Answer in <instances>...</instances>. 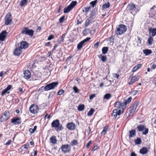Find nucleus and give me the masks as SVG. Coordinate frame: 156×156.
I'll return each mask as SVG.
<instances>
[{
	"mask_svg": "<svg viewBox=\"0 0 156 156\" xmlns=\"http://www.w3.org/2000/svg\"><path fill=\"white\" fill-rule=\"evenodd\" d=\"M114 107L116 108L113 111L112 116L115 119L118 115L119 116L123 113L126 106L122 102L119 101L115 103Z\"/></svg>",
	"mask_w": 156,
	"mask_h": 156,
	"instance_id": "f257e3e1",
	"label": "nucleus"
},
{
	"mask_svg": "<svg viewBox=\"0 0 156 156\" xmlns=\"http://www.w3.org/2000/svg\"><path fill=\"white\" fill-rule=\"evenodd\" d=\"M127 29L126 27L123 24H120L116 26L115 33L117 35H120L124 34Z\"/></svg>",
	"mask_w": 156,
	"mask_h": 156,
	"instance_id": "f03ea898",
	"label": "nucleus"
},
{
	"mask_svg": "<svg viewBox=\"0 0 156 156\" xmlns=\"http://www.w3.org/2000/svg\"><path fill=\"white\" fill-rule=\"evenodd\" d=\"M58 84V83L57 82H53L45 86H42L39 89V90L40 89H43V90L45 91H48L51 90L57 87Z\"/></svg>",
	"mask_w": 156,
	"mask_h": 156,
	"instance_id": "7ed1b4c3",
	"label": "nucleus"
},
{
	"mask_svg": "<svg viewBox=\"0 0 156 156\" xmlns=\"http://www.w3.org/2000/svg\"><path fill=\"white\" fill-rule=\"evenodd\" d=\"M51 127L55 128L56 130L58 132L63 129V127L62 125L60 123L58 119H56L53 121L51 123Z\"/></svg>",
	"mask_w": 156,
	"mask_h": 156,
	"instance_id": "20e7f679",
	"label": "nucleus"
},
{
	"mask_svg": "<svg viewBox=\"0 0 156 156\" xmlns=\"http://www.w3.org/2000/svg\"><path fill=\"white\" fill-rule=\"evenodd\" d=\"M34 32L33 30L29 29L28 27H24L22 28L21 33L32 37L34 35Z\"/></svg>",
	"mask_w": 156,
	"mask_h": 156,
	"instance_id": "39448f33",
	"label": "nucleus"
},
{
	"mask_svg": "<svg viewBox=\"0 0 156 156\" xmlns=\"http://www.w3.org/2000/svg\"><path fill=\"white\" fill-rule=\"evenodd\" d=\"M71 146L68 144L62 145L60 147L62 152L64 154L69 153L71 151Z\"/></svg>",
	"mask_w": 156,
	"mask_h": 156,
	"instance_id": "423d86ee",
	"label": "nucleus"
},
{
	"mask_svg": "<svg viewBox=\"0 0 156 156\" xmlns=\"http://www.w3.org/2000/svg\"><path fill=\"white\" fill-rule=\"evenodd\" d=\"M10 117V113L9 111L7 110L2 114L0 118L1 122H3L7 120Z\"/></svg>",
	"mask_w": 156,
	"mask_h": 156,
	"instance_id": "0eeeda50",
	"label": "nucleus"
},
{
	"mask_svg": "<svg viewBox=\"0 0 156 156\" xmlns=\"http://www.w3.org/2000/svg\"><path fill=\"white\" fill-rule=\"evenodd\" d=\"M146 126L143 125H138L136 128L138 129L137 131L139 132H142V134L143 135H146L148 132L149 129L148 128H146Z\"/></svg>",
	"mask_w": 156,
	"mask_h": 156,
	"instance_id": "6e6552de",
	"label": "nucleus"
},
{
	"mask_svg": "<svg viewBox=\"0 0 156 156\" xmlns=\"http://www.w3.org/2000/svg\"><path fill=\"white\" fill-rule=\"evenodd\" d=\"M39 109L38 106L34 104H32L29 108L30 111L33 114H37L38 112Z\"/></svg>",
	"mask_w": 156,
	"mask_h": 156,
	"instance_id": "1a4fd4ad",
	"label": "nucleus"
},
{
	"mask_svg": "<svg viewBox=\"0 0 156 156\" xmlns=\"http://www.w3.org/2000/svg\"><path fill=\"white\" fill-rule=\"evenodd\" d=\"M5 24L6 25L10 24L12 21V15L10 12H8L5 18Z\"/></svg>",
	"mask_w": 156,
	"mask_h": 156,
	"instance_id": "9d476101",
	"label": "nucleus"
},
{
	"mask_svg": "<svg viewBox=\"0 0 156 156\" xmlns=\"http://www.w3.org/2000/svg\"><path fill=\"white\" fill-rule=\"evenodd\" d=\"M11 122L14 125H18L22 122V120L20 117L16 116L11 119Z\"/></svg>",
	"mask_w": 156,
	"mask_h": 156,
	"instance_id": "9b49d317",
	"label": "nucleus"
},
{
	"mask_svg": "<svg viewBox=\"0 0 156 156\" xmlns=\"http://www.w3.org/2000/svg\"><path fill=\"white\" fill-rule=\"evenodd\" d=\"M17 46L21 49H26L29 47V45L27 42L26 41H22L17 44Z\"/></svg>",
	"mask_w": 156,
	"mask_h": 156,
	"instance_id": "f8f14e48",
	"label": "nucleus"
},
{
	"mask_svg": "<svg viewBox=\"0 0 156 156\" xmlns=\"http://www.w3.org/2000/svg\"><path fill=\"white\" fill-rule=\"evenodd\" d=\"M136 7L135 4L133 3H131L128 5L126 8L127 11H129L131 13L135 11Z\"/></svg>",
	"mask_w": 156,
	"mask_h": 156,
	"instance_id": "ddd939ff",
	"label": "nucleus"
},
{
	"mask_svg": "<svg viewBox=\"0 0 156 156\" xmlns=\"http://www.w3.org/2000/svg\"><path fill=\"white\" fill-rule=\"evenodd\" d=\"M90 39V37H87L85 39L80 41L77 45V48L79 50H80L82 48L85 43L89 41Z\"/></svg>",
	"mask_w": 156,
	"mask_h": 156,
	"instance_id": "4468645a",
	"label": "nucleus"
},
{
	"mask_svg": "<svg viewBox=\"0 0 156 156\" xmlns=\"http://www.w3.org/2000/svg\"><path fill=\"white\" fill-rule=\"evenodd\" d=\"M140 78L139 75L132 76L130 79V81L128 83L129 85H131L135 82L137 81Z\"/></svg>",
	"mask_w": 156,
	"mask_h": 156,
	"instance_id": "2eb2a0df",
	"label": "nucleus"
},
{
	"mask_svg": "<svg viewBox=\"0 0 156 156\" xmlns=\"http://www.w3.org/2000/svg\"><path fill=\"white\" fill-rule=\"evenodd\" d=\"M149 36L154 37L156 35V28L150 27L148 28Z\"/></svg>",
	"mask_w": 156,
	"mask_h": 156,
	"instance_id": "dca6fc26",
	"label": "nucleus"
},
{
	"mask_svg": "<svg viewBox=\"0 0 156 156\" xmlns=\"http://www.w3.org/2000/svg\"><path fill=\"white\" fill-rule=\"evenodd\" d=\"M22 53V50L18 46L14 49L13 54L14 55L19 56Z\"/></svg>",
	"mask_w": 156,
	"mask_h": 156,
	"instance_id": "f3484780",
	"label": "nucleus"
},
{
	"mask_svg": "<svg viewBox=\"0 0 156 156\" xmlns=\"http://www.w3.org/2000/svg\"><path fill=\"white\" fill-rule=\"evenodd\" d=\"M66 128L69 130H74L76 127V125L74 123L70 122L67 123L66 126Z\"/></svg>",
	"mask_w": 156,
	"mask_h": 156,
	"instance_id": "a211bd4d",
	"label": "nucleus"
},
{
	"mask_svg": "<svg viewBox=\"0 0 156 156\" xmlns=\"http://www.w3.org/2000/svg\"><path fill=\"white\" fill-rule=\"evenodd\" d=\"M7 32L6 30H3L0 33V41H5L7 35Z\"/></svg>",
	"mask_w": 156,
	"mask_h": 156,
	"instance_id": "6ab92c4d",
	"label": "nucleus"
},
{
	"mask_svg": "<svg viewBox=\"0 0 156 156\" xmlns=\"http://www.w3.org/2000/svg\"><path fill=\"white\" fill-rule=\"evenodd\" d=\"M24 77L26 79L28 80L30 78L31 76V73L28 70H26L23 72Z\"/></svg>",
	"mask_w": 156,
	"mask_h": 156,
	"instance_id": "aec40b11",
	"label": "nucleus"
},
{
	"mask_svg": "<svg viewBox=\"0 0 156 156\" xmlns=\"http://www.w3.org/2000/svg\"><path fill=\"white\" fill-rule=\"evenodd\" d=\"M12 88V86L10 85H8L7 87L4 90H3L2 93H1V95L2 96H3L6 93H7L8 94L9 93V92H8V91L11 89V88Z\"/></svg>",
	"mask_w": 156,
	"mask_h": 156,
	"instance_id": "412c9836",
	"label": "nucleus"
},
{
	"mask_svg": "<svg viewBox=\"0 0 156 156\" xmlns=\"http://www.w3.org/2000/svg\"><path fill=\"white\" fill-rule=\"evenodd\" d=\"M148 150L147 147H143L139 151V152L141 154H146L148 152Z\"/></svg>",
	"mask_w": 156,
	"mask_h": 156,
	"instance_id": "4be33fe9",
	"label": "nucleus"
},
{
	"mask_svg": "<svg viewBox=\"0 0 156 156\" xmlns=\"http://www.w3.org/2000/svg\"><path fill=\"white\" fill-rule=\"evenodd\" d=\"M50 140L51 143L53 144H56L57 143L56 137L55 135L51 136L50 138Z\"/></svg>",
	"mask_w": 156,
	"mask_h": 156,
	"instance_id": "5701e85b",
	"label": "nucleus"
},
{
	"mask_svg": "<svg viewBox=\"0 0 156 156\" xmlns=\"http://www.w3.org/2000/svg\"><path fill=\"white\" fill-rule=\"evenodd\" d=\"M142 65L140 64L136 65L133 67L132 70V72L134 73L136 72L137 70L141 67Z\"/></svg>",
	"mask_w": 156,
	"mask_h": 156,
	"instance_id": "b1692460",
	"label": "nucleus"
},
{
	"mask_svg": "<svg viewBox=\"0 0 156 156\" xmlns=\"http://www.w3.org/2000/svg\"><path fill=\"white\" fill-rule=\"evenodd\" d=\"M136 131L135 129H133L129 131V138L133 137L136 135Z\"/></svg>",
	"mask_w": 156,
	"mask_h": 156,
	"instance_id": "393cba45",
	"label": "nucleus"
},
{
	"mask_svg": "<svg viewBox=\"0 0 156 156\" xmlns=\"http://www.w3.org/2000/svg\"><path fill=\"white\" fill-rule=\"evenodd\" d=\"M143 53L146 56L151 54L152 53V51L151 49H145L143 50Z\"/></svg>",
	"mask_w": 156,
	"mask_h": 156,
	"instance_id": "a878e982",
	"label": "nucleus"
},
{
	"mask_svg": "<svg viewBox=\"0 0 156 156\" xmlns=\"http://www.w3.org/2000/svg\"><path fill=\"white\" fill-rule=\"evenodd\" d=\"M98 57L101 59V60L103 62H105L107 60V57L106 55H104L102 54L98 55Z\"/></svg>",
	"mask_w": 156,
	"mask_h": 156,
	"instance_id": "bb28decb",
	"label": "nucleus"
},
{
	"mask_svg": "<svg viewBox=\"0 0 156 156\" xmlns=\"http://www.w3.org/2000/svg\"><path fill=\"white\" fill-rule=\"evenodd\" d=\"M138 105V102L135 101L134 102V103L132 105L130 106V107H131L132 108L136 111Z\"/></svg>",
	"mask_w": 156,
	"mask_h": 156,
	"instance_id": "cd10ccee",
	"label": "nucleus"
},
{
	"mask_svg": "<svg viewBox=\"0 0 156 156\" xmlns=\"http://www.w3.org/2000/svg\"><path fill=\"white\" fill-rule=\"evenodd\" d=\"M108 125H107L104 126V127L103 130L101 133V134L103 135H105L108 131Z\"/></svg>",
	"mask_w": 156,
	"mask_h": 156,
	"instance_id": "c85d7f7f",
	"label": "nucleus"
},
{
	"mask_svg": "<svg viewBox=\"0 0 156 156\" xmlns=\"http://www.w3.org/2000/svg\"><path fill=\"white\" fill-rule=\"evenodd\" d=\"M112 97V95L110 93H106L105 94L103 97L104 99L108 100Z\"/></svg>",
	"mask_w": 156,
	"mask_h": 156,
	"instance_id": "c756f323",
	"label": "nucleus"
},
{
	"mask_svg": "<svg viewBox=\"0 0 156 156\" xmlns=\"http://www.w3.org/2000/svg\"><path fill=\"white\" fill-rule=\"evenodd\" d=\"M77 4V2L76 1H73L69 6L73 9V8L76 6Z\"/></svg>",
	"mask_w": 156,
	"mask_h": 156,
	"instance_id": "7c9ffc66",
	"label": "nucleus"
},
{
	"mask_svg": "<svg viewBox=\"0 0 156 156\" xmlns=\"http://www.w3.org/2000/svg\"><path fill=\"white\" fill-rule=\"evenodd\" d=\"M72 9L68 5L64 9V13H67L71 11Z\"/></svg>",
	"mask_w": 156,
	"mask_h": 156,
	"instance_id": "2f4dec72",
	"label": "nucleus"
},
{
	"mask_svg": "<svg viewBox=\"0 0 156 156\" xmlns=\"http://www.w3.org/2000/svg\"><path fill=\"white\" fill-rule=\"evenodd\" d=\"M131 100L132 98L130 97L128 98L127 99L125 100L124 101L123 103L124 105H125L126 106V105L129 104L131 102Z\"/></svg>",
	"mask_w": 156,
	"mask_h": 156,
	"instance_id": "473e14b6",
	"label": "nucleus"
},
{
	"mask_svg": "<svg viewBox=\"0 0 156 156\" xmlns=\"http://www.w3.org/2000/svg\"><path fill=\"white\" fill-rule=\"evenodd\" d=\"M134 142L136 144L139 145L141 144L142 140L140 138L137 137L136 139L135 140Z\"/></svg>",
	"mask_w": 156,
	"mask_h": 156,
	"instance_id": "72a5a7b5",
	"label": "nucleus"
},
{
	"mask_svg": "<svg viewBox=\"0 0 156 156\" xmlns=\"http://www.w3.org/2000/svg\"><path fill=\"white\" fill-rule=\"evenodd\" d=\"M78 141L76 139H74L71 142L70 144L72 146H74L78 144Z\"/></svg>",
	"mask_w": 156,
	"mask_h": 156,
	"instance_id": "f704fd0d",
	"label": "nucleus"
},
{
	"mask_svg": "<svg viewBox=\"0 0 156 156\" xmlns=\"http://www.w3.org/2000/svg\"><path fill=\"white\" fill-rule=\"evenodd\" d=\"M110 6V4L109 2L103 4L102 6V9L109 8Z\"/></svg>",
	"mask_w": 156,
	"mask_h": 156,
	"instance_id": "c9c22d12",
	"label": "nucleus"
},
{
	"mask_svg": "<svg viewBox=\"0 0 156 156\" xmlns=\"http://www.w3.org/2000/svg\"><path fill=\"white\" fill-rule=\"evenodd\" d=\"M108 50V48L107 47H104L102 49V53L103 54H105L107 53Z\"/></svg>",
	"mask_w": 156,
	"mask_h": 156,
	"instance_id": "e433bc0d",
	"label": "nucleus"
},
{
	"mask_svg": "<svg viewBox=\"0 0 156 156\" xmlns=\"http://www.w3.org/2000/svg\"><path fill=\"white\" fill-rule=\"evenodd\" d=\"M153 37L149 36V37L148 39V43L149 45H151L152 44V42L153 41Z\"/></svg>",
	"mask_w": 156,
	"mask_h": 156,
	"instance_id": "4c0bfd02",
	"label": "nucleus"
},
{
	"mask_svg": "<svg viewBox=\"0 0 156 156\" xmlns=\"http://www.w3.org/2000/svg\"><path fill=\"white\" fill-rule=\"evenodd\" d=\"M85 108L84 105H80L78 107V110L79 111H82Z\"/></svg>",
	"mask_w": 156,
	"mask_h": 156,
	"instance_id": "58836bf2",
	"label": "nucleus"
},
{
	"mask_svg": "<svg viewBox=\"0 0 156 156\" xmlns=\"http://www.w3.org/2000/svg\"><path fill=\"white\" fill-rule=\"evenodd\" d=\"M28 2V0H22L20 2V5L21 7L27 5Z\"/></svg>",
	"mask_w": 156,
	"mask_h": 156,
	"instance_id": "ea45409f",
	"label": "nucleus"
},
{
	"mask_svg": "<svg viewBox=\"0 0 156 156\" xmlns=\"http://www.w3.org/2000/svg\"><path fill=\"white\" fill-rule=\"evenodd\" d=\"M37 126H34L33 129L32 128H30L29 129V131L31 133H32L35 131L37 129Z\"/></svg>",
	"mask_w": 156,
	"mask_h": 156,
	"instance_id": "a19ab883",
	"label": "nucleus"
},
{
	"mask_svg": "<svg viewBox=\"0 0 156 156\" xmlns=\"http://www.w3.org/2000/svg\"><path fill=\"white\" fill-rule=\"evenodd\" d=\"M94 109L91 108L90 110L87 113V115L88 116H91L93 115L94 112Z\"/></svg>",
	"mask_w": 156,
	"mask_h": 156,
	"instance_id": "79ce46f5",
	"label": "nucleus"
},
{
	"mask_svg": "<svg viewBox=\"0 0 156 156\" xmlns=\"http://www.w3.org/2000/svg\"><path fill=\"white\" fill-rule=\"evenodd\" d=\"M91 22L90 20L89 19H87L85 22V26L86 27L88 26Z\"/></svg>",
	"mask_w": 156,
	"mask_h": 156,
	"instance_id": "37998d69",
	"label": "nucleus"
},
{
	"mask_svg": "<svg viewBox=\"0 0 156 156\" xmlns=\"http://www.w3.org/2000/svg\"><path fill=\"white\" fill-rule=\"evenodd\" d=\"M65 16H62L59 19V23H62L64 22L65 20Z\"/></svg>",
	"mask_w": 156,
	"mask_h": 156,
	"instance_id": "c03bdc74",
	"label": "nucleus"
},
{
	"mask_svg": "<svg viewBox=\"0 0 156 156\" xmlns=\"http://www.w3.org/2000/svg\"><path fill=\"white\" fill-rule=\"evenodd\" d=\"M94 147L92 149V151H95L97 150L99 147H98V145L95 144H93Z\"/></svg>",
	"mask_w": 156,
	"mask_h": 156,
	"instance_id": "a18cd8bd",
	"label": "nucleus"
},
{
	"mask_svg": "<svg viewBox=\"0 0 156 156\" xmlns=\"http://www.w3.org/2000/svg\"><path fill=\"white\" fill-rule=\"evenodd\" d=\"M73 89L75 93H79V90L78 89L76 86H74L73 87Z\"/></svg>",
	"mask_w": 156,
	"mask_h": 156,
	"instance_id": "49530a36",
	"label": "nucleus"
},
{
	"mask_svg": "<svg viewBox=\"0 0 156 156\" xmlns=\"http://www.w3.org/2000/svg\"><path fill=\"white\" fill-rule=\"evenodd\" d=\"M64 93V91L63 89H61L59 90L57 93V95H61Z\"/></svg>",
	"mask_w": 156,
	"mask_h": 156,
	"instance_id": "de8ad7c7",
	"label": "nucleus"
},
{
	"mask_svg": "<svg viewBox=\"0 0 156 156\" xmlns=\"http://www.w3.org/2000/svg\"><path fill=\"white\" fill-rule=\"evenodd\" d=\"M97 2V0H95L94 1H92L90 2V4L93 7H94L96 4Z\"/></svg>",
	"mask_w": 156,
	"mask_h": 156,
	"instance_id": "09e8293b",
	"label": "nucleus"
},
{
	"mask_svg": "<svg viewBox=\"0 0 156 156\" xmlns=\"http://www.w3.org/2000/svg\"><path fill=\"white\" fill-rule=\"evenodd\" d=\"M130 109L129 110V114L130 115H133L135 112V110L132 108L131 107H130Z\"/></svg>",
	"mask_w": 156,
	"mask_h": 156,
	"instance_id": "8fccbe9b",
	"label": "nucleus"
},
{
	"mask_svg": "<svg viewBox=\"0 0 156 156\" xmlns=\"http://www.w3.org/2000/svg\"><path fill=\"white\" fill-rule=\"evenodd\" d=\"M92 141L91 140H90L88 143H87L86 146V148H88L90 147V145L92 144Z\"/></svg>",
	"mask_w": 156,
	"mask_h": 156,
	"instance_id": "3c124183",
	"label": "nucleus"
},
{
	"mask_svg": "<svg viewBox=\"0 0 156 156\" xmlns=\"http://www.w3.org/2000/svg\"><path fill=\"white\" fill-rule=\"evenodd\" d=\"M106 83H108V84L105 83V86L106 87H107V86H110L111 84V81L110 80H106Z\"/></svg>",
	"mask_w": 156,
	"mask_h": 156,
	"instance_id": "603ef678",
	"label": "nucleus"
},
{
	"mask_svg": "<svg viewBox=\"0 0 156 156\" xmlns=\"http://www.w3.org/2000/svg\"><path fill=\"white\" fill-rule=\"evenodd\" d=\"M54 38V35L52 34H51L49 36L48 38V40H50Z\"/></svg>",
	"mask_w": 156,
	"mask_h": 156,
	"instance_id": "864d4df0",
	"label": "nucleus"
},
{
	"mask_svg": "<svg viewBox=\"0 0 156 156\" xmlns=\"http://www.w3.org/2000/svg\"><path fill=\"white\" fill-rule=\"evenodd\" d=\"M84 9L85 10V12H89L90 10V7H86L84 8Z\"/></svg>",
	"mask_w": 156,
	"mask_h": 156,
	"instance_id": "5fc2aeb1",
	"label": "nucleus"
},
{
	"mask_svg": "<svg viewBox=\"0 0 156 156\" xmlns=\"http://www.w3.org/2000/svg\"><path fill=\"white\" fill-rule=\"evenodd\" d=\"M96 96V94H92L90 96L89 99L90 100H92L93 98L95 97Z\"/></svg>",
	"mask_w": 156,
	"mask_h": 156,
	"instance_id": "6e6d98bb",
	"label": "nucleus"
},
{
	"mask_svg": "<svg viewBox=\"0 0 156 156\" xmlns=\"http://www.w3.org/2000/svg\"><path fill=\"white\" fill-rule=\"evenodd\" d=\"M100 42L98 41L94 45V47L95 48H97L99 45V44Z\"/></svg>",
	"mask_w": 156,
	"mask_h": 156,
	"instance_id": "4d7b16f0",
	"label": "nucleus"
},
{
	"mask_svg": "<svg viewBox=\"0 0 156 156\" xmlns=\"http://www.w3.org/2000/svg\"><path fill=\"white\" fill-rule=\"evenodd\" d=\"M66 34H63L61 36V37L60 38L62 41H64V39L65 38Z\"/></svg>",
	"mask_w": 156,
	"mask_h": 156,
	"instance_id": "13d9d810",
	"label": "nucleus"
},
{
	"mask_svg": "<svg viewBox=\"0 0 156 156\" xmlns=\"http://www.w3.org/2000/svg\"><path fill=\"white\" fill-rule=\"evenodd\" d=\"M12 142V140H8V141L5 144V145H9Z\"/></svg>",
	"mask_w": 156,
	"mask_h": 156,
	"instance_id": "bf43d9fd",
	"label": "nucleus"
},
{
	"mask_svg": "<svg viewBox=\"0 0 156 156\" xmlns=\"http://www.w3.org/2000/svg\"><path fill=\"white\" fill-rule=\"evenodd\" d=\"M51 45V43L49 41V42H48L46 44H45V46H47V47H49V46H50Z\"/></svg>",
	"mask_w": 156,
	"mask_h": 156,
	"instance_id": "052dcab7",
	"label": "nucleus"
},
{
	"mask_svg": "<svg viewBox=\"0 0 156 156\" xmlns=\"http://www.w3.org/2000/svg\"><path fill=\"white\" fill-rule=\"evenodd\" d=\"M155 9H156V6L155 5H154L151 8L150 11H153V10H154Z\"/></svg>",
	"mask_w": 156,
	"mask_h": 156,
	"instance_id": "680f3d73",
	"label": "nucleus"
},
{
	"mask_svg": "<svg viewBox=\"0 0 156 156\" xmlns=\"http://www.w3.org/2000/svg\"><path fill=\"white\" fill-rule=\"evenodd\" d=\"M51 117V116L50 115H48V114H47L44 116V119H45L46 118H48V119H49Z\"/></svg>",
	"mask_w": 156,
	"mask_h": 156,
	"instance_id": "e2e57ef3",
	"label": "nucleus"
},
{
	"mask_svg": "<svg viewBox=\"0 0 156 156\" xmlns=\"http://www.w3.org/2000/svg\"><path fill=\"white\" fill-rule=\"evenodd\" d=\"M23 147L25 149H27L28 148V146L27 144H24L21 147V148Z\"/></svg>",
	"mask_w": 156,
	"mask_h": 156,
	"instance_id": "0e129e2a",
	"label": "nucleus"
},
{
	"mask_svg": "<svg viewBox=\"0 0 156 156\" xmlns=\"http://www.w3.org/2000/svg\"><path fill=\"white\" fill-rule=\"evenodd\" d=\"M156 68V64H153L152 65L151 69H154Z\"/></svg>",
	"mask_w": 156,
	"mask_h": 156,
	"instance_id": "69168bd1",
	"label": "nucleus"
},
{
	"mask_svg": "<svg viewBox=\"0 0 156 156\" xmlns=\"http://www.w3.org/2000/svg\"><path fill=\"white\" fill-rule=\"evenodd\" d=\"M18 90L20 92L22 93H23V90L21 87H19L18 88Z\"/></svg>",
	"mask_w": 156,
	"mask_h": 156,
	"instance_id": "338daca9",
	"label": "nucleus"
},
{
	"mask_svg": "<svg viewBox=\"0 0 156 156\" xmlns=\"http://www.w3.org/2000/svg\"><path fill=\"white\" fill-rule=\"evenodd\" d=\"M130 156H137L136 154L134 152H132L130 155Z\"/></svg>",
	"mask_w": 156,
	"mask_h": 156,
	"instance_id": "774afa93",
	"label": "nucleus"
}]
</instances>
